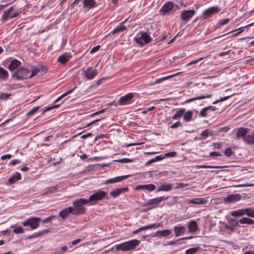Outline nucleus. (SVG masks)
I'll list each match as a JSON object with an SVG mask.
<instances>
[{
	"label": "nucleus",
	"mask_w": 254,
	"mask_h": 254,
	"mask_svg": "<svg viewBox=\"0 0 254 254\" xmlns=\"http://www.w3.org/2000/svg\"><path fill=\"white\" fill-rule=\"evenodd\" d=\"M250 129L248 128L241 127L237 129L236 133V139H239L242 137L243 140L249 145L254 144V133L252 135L247 134Z\"/></svg>",
	"instance_id": "1"
},
{
	"label": "nucleus",
	"mask_w": 254,
	"mask_h": 254,
	"mask_svg": "<svg viewBox=\"0 0 254 254\" xmlns=\"http://www.w3.org/2000/svg\"><path fill=\"white\" fill-rule=\"evenodd\" d=\"M140 241L136 239L128 241L122 244L117 245L115 246L116 251L122 252H128L134 250L139 244Z\"/></svg>",
	"instance_id": "2"
},
{
	"label": "nucleus",
	"mask_w": 254,
	"mask_h": 254,
	"mask_svg": "<svg viewBox=\"0 0 254 254\" xmlns=\"http://www.w3.org/2000/svg\"><path fill=\"white\" fill-rule=\"evenodd\" d=\"M87 199L84 198H80L73 202L74 205L73 215H79L84 213L85 208L83 206L88 203Z\"/></svg>",
	"instance_id": "3"
},
{
	"label": "nucleus",
	"mask_w": 254,
	"mask_h": 254,
	"mask_svg": "<svg viewBox=\"0 0 254 254\" xmlns=\"http://www.w3.org/2000/svg\"><path fill=\"white\" fill-rule=\"evenodd\" d=\"M106 195L107 193L105 191L98 190L89 196L87 201L92 204H95L97 201L101 200L105 198Z\"/></svg>",
	"instance_id": "4"
},
{
	"label": "nucleus",
	"mask_w": 254,
	"mask_h": 254,
	"mask_svg": "<svg viewBox=\"0 0 254 254\" xmlns=\"http://www.w3.org/2000/svg\"><path fill=\"white\" fill-rule=\"evenodd\" d=\"M17 10H15L14 6H11L7 10H5L3 13L1 19L3 21H6L8 18H13L18 16L19 14Z\"/></svg>",
	"instance_id": "5"
},
{
	"label": "nucleus",
	"mask_w": 254,
	"mask_h": 254,
	"mask_svg": "<svg viewBox=\"0 0 254 254\" xmlns=\"http://www.w3.org/2000/svg\"><path fill=\"white\" fill-rule=\"evenodd\" d=\"M40 221V217H32L24 221L22 225L26 227L29 226L31 229H35L39 227Z\"/></svg>",
	"instance_id": "6"
},
{
	"label": "nucleus",
	"mask_w": 254,
	"mask_h": 254,
	"mask_svg": "<svg viewBox=\"0 0 254 254\" xmlns=\"http://www.w3.org/2000/svg\"><path fill=\"white\" fill-rule=\"evenodd\" d=\"M168 198V196H161L158 197H156L153 199H151L144 202L143 204V206H146L147 205H152V206L150 207L148 209H151L152 208H155L158 206V204L160 203L163 200H167Z\"/></svg>",
	"instance_id": "7"
},
{
	"label": "nucleus",
	"mask_w": 254,
	"mask_h": 254,
	"mask_svg": "<svg viewBox=\"0 0 254 254\" xmlns=\"http://www.w3.org/2000/svg\"><path fill=\"white\" fill-rule=\"evenodd\" d=\"M30 71L24 67H21L17 70L12 74L14 77L18 79H22L29 77Z\"/></svg>",
	"instance_id": "8"
},
{
	"label": "nucleus",
	"mask_w": 254,
	"mask_h": 254,
	"mask_svg": "<svg viewBox=\"0 0 254 254\" xmlns=\"http://www.w3.org/2000/svg\"><path fill=\"white\" fill-rule=\"evenodd\" d=\"M174 7V3L173 2L168 1L164 4L160 9L159 12L162 13L163 14L172 13L173 12Z\"/></svg>",
	"instance_id": "9"
},
{
	"label": "nucleus",
	"mask_w": 254,
	"mask_h": 254,
	"mask_svg": "<svg viewBox=\"0 0 254 254\" xmlns=\"http://www.w3.org/2000/svg\"><path fill=\"white\" fill-rule=\"evenodd\" d=\"M134 96L131 93H128L127 95L121 97L119 101V104L121 105H125L130 104Z\"/></svg>",
	"instance_id": "10"
},
{
	"label": "nucleus",
	"mask_w": 254,
	"mask_h": 254,
	"mask_svg": "<svg viewBox=\"0 0 254 254\" xmlns=\"http://www.w3.org/2000/svg\"><path fill=\"white\" fill-rule=\"evenodd\" d=\"M195 13V12L194 10H184L181 13V19L183 21H188L193 16Z\"/></svg>",
	"instance_id": "11"
},
{
	"label": "nucleus",
	"mask_w": 254,
	"mask_h": 254,
	"mask_svg": "<svg viewBox=\"0 0 254 254\" xmlns=\"http://www.w3.org/2000/svg\"><path fill=\"white\" fill-rule=\"evenodd\" d=\"M97 74V70L92 69L91 67H88L84 71V76L88 79H93Z\"/></svg>",
	"instance_id": "12"
},
{
	"label": "nucleus",
	"mask_w": 254,
	"mask_h": 254,
	"mask_svg": "<svg viewBox=\"0 0 254 254\" xmlns=\"http://www.w3.org/2000/svg\"><path fill=\"white\" fill-rule=\"evenodd\" d=\"M73 207H72L71 206L66 207L60 211L59 216L63 219H64L67 217V216H68V215L69 213H71L73 214Z\"/></svg>",
	"instance_id": "13"
},
{
	"label": "nucleus",
	"mask_w": 254,
	"mask_h": 254,
	"mask_svg": "<svg viewBox=\"0 0 254 254\" xmlns=\"http://www.w3.org/2000/svg\"><path fill=\"white\" fill-rule=\"evenodd\" d=\"M130 176L129 175H125V176H118L114 178H111L110 179H108L105 182V184H114L117 182H122L125 179L128 178Z\"/></svg>",
	"instance_id": "14"
},
{
	"label": "nucleus",
	"mask_w": 254,
	"mask_h": 254,
	"mask_svg": "<svg viewBox=\"0 0 254 254\" xmlns=\"http://www.w3.org/2000/svg\"><path fill=\"white\" fill-rule=\"evenodd\" d=\"M128 190L127 187L117 189L110 192V195L113 197L115 198L119 196L121 193L127 192Z\"/></svg>",
	"instance_id": "15"
},
{
	"label": "nucleus",
	"mask_w": 254,
	"mask_h": 254,
	"mask_svg": "<svg viewBox=\"0 0 254 254\" xmlns=\"http://www.w3.org/2000/svg\"><path fill=\"white\" fill-rule=\"evenodd\" d=\"M187 203H193L195 204H205L207 202V200L202 197H197L193 199H188L187 200Z\"/></svg>",
	"instance_id": "16"
},
{
	"label": "nucleus",
	"mask_w": 254,
	"mask_h": 254,
	"mask_svg": "<svg viewBox=\"0 0 254 254\" xmlns=\"http://www.w3.org/2000/svg\"><path fill=\"white\" fill-rule=\"evenodd\" d=\"M219 11V8L217 6H213L209 7L203 12V15L206 17H210L214 13H217Z\"/></svg>",
	"instance_id": "17"
},
{
	"label": "nucleus",
	"mask_w": 254,
	"mask_h": 254,
	"mask_svg": "<svg viewBox=\"0 0 254 254\" xmlns=\"http://www.w3.org/2000/svg\"><path fill=\"white\" fill-rule=\"evenodd\" d=\"M241 195L240 194H232L224 198V200L226 202H232L240 200Z\"/></svg>",
	"instance_id": "18"
},
{
	"label": "nucleus",
	"mask_w": 254,
	"mask_h": 254,
	"mask_svg": "<svg viewBox=\"0 0 254 254\" xmlns=\"http://www.w3.org/2000/svg\"><path fill=\"white\" fill-rule=\"evenodd\" d=\"M155 186L153 184L142 185L137 186L135 189L136 190H145L149 191H151L155 189Z\"/></svg>",
	"instance_id": "19"
},
{
	"label": "nucleus",
	"mask_w": 254,
	"mask_h": 254,
	"mask_svg": "<svg viewBox=\"0 0 254 254\" xmlns=\"http://www.w3.org/2000/svg\"><path fill=\"white\" fill-rule=\"evenodd\" d=\"M174 185L172 183L169 184H162L159 188L156 190V192L164 191H169L172 190L173 187Z\"/></svg>",
	"instance_id": "20"
},
{
	"label": "nucleus",
	"mask_w": 254,
	"mask_h": 254,
	"mask_svg": "<svg viewBox=\"0 0 254 254\" xmlns=\"http://www.w3.org/2000/svg\"><path fill=\"white\" fill-rule=\"evenodd\" d=\"M50 231V230L49 229H46L42 230L38 232H36L34 233L33 234L29 236L27 239H32L35 238H38L39 237L43 235L46 234L48 233H49Z\"/></svg>",
	"instance_id": "21"
},
{
	"label": "nucleus",
	"mask_w": 254,
	"mask_h": 254,
	"mask_svg": "<svg viewBox=\"0 0 254 254\" xmlns=\"http://www.w3.org/2000/svg\"><path fill=\"white\" fill-rule=\"evenodd\" d=\"M172 233L171 230H164L162 231H157L155 234L153 235V237H163L170 235Z\"/></svg>",
	"instance_id": "22"
},
{
	"label": "nucleus",
	"mask_w": 254,
	"mask_h": 254,
	"mask_svg": "<svg viewBox=\"0 0 254 254\" xmlns=\"http://www.w3.org/2000/svg\"><path fill=\"white\" fill-rule=\"evenodd\" d=\"M71 56L69 54H64L60 56L58 59V62L60 64H65L69 61Z\"/></svg>",
	"instance_id": "23"
},
{
	"label": "nucleus",
	"mask_w": 254,
	"mask_h": 254,
	"mask_svg": "<svg viewBox=\"0 0 254 254\" xmlns=\"http://www.w3.org/2000/svg\"><path fill=\"white\" fill-rule=\"evenodd\" d=\"M189 231L190 233L196 232L198 229L197 223L194 220H191L188 225Z\"/></svg>",
	"instance_id": "24"
},
{
	"label": "nucleus",
	"mask_w": 254,
	"mask_h": 254,
	"mask_svg": "<svg viewBox=\"0 0 254 254\" xmlns=\"http://www.w3.org/2000/svg\"><path fill=\"white\" fill-rule=\"evenodd\" d=\"M20 64H21V63L20 61H19L17 60H13L11 62L10 64L8 65V68L10 71H13L17 67H18L20 65Z\"/></svg>",
	"instance_id": "25"
},
{
	"label": "nucleus",
	"mask_w": 254,
	"mask_h": 254,
	"mask_svg": "<svg viewBox=\"0 0 254 254\" xmlns=\"http://www.w3.org/2000/svg\"><path fill=\"white\" fill-rule=\"evenodd\" d=\"M83 7H88L89 9L93 8L96 6L95 0H84Z\"/></svg>",
	"instance_id": "26"
},
{
	"label": "nucleus",
	"mask_w": 254,
	"mask_h": 254,
	"mask_svg": "<svg viewBox=\"0 0 254 254\" xmlns=\"http://www.w3.org/2000/svg\"><path fill=\"white\" fill-rule=\"evenodd\" d=\"M212 94H207L205 95H201L200 96H197V97H194L193 98L189 99L187 100L185 102V103H189L192 102L193 101H195V100H201V99H205V98H210L212 97Z\"/></svg>",
	"instance_id": "27"
},
{
	"label": "nucleus",
	"mask_w": 254,
	"mask_h": 254,
	"mask_svg": "<svg viewBox=\"0 0 254 254\" xmlns=\"http://www.w3.org/2000/svg\"><path fill=\"white\" fill-rule=\"evenodd\" d=\"M186 229L184 226H179L174 227V232L176 237H179L185 233Z\"/></svg>",
	"instance_id": "28"
},
{
	"label": "nucleus",
	"mask_w": 254,
	"mask_h": 254,
	"mask_svg": "<svg viewBox=\"0 0 254 254\" xmlns=\"http://www.w3.org/2000/svg\"><path fill=\"white\" fill-rule=\"evenodd\" d=\"M21 179V175L19 173L16 172L13 176L8 179V182L9 184H14L17 181Z\"/></svg>",
	"instance_id": "29"
},
{
	"label": "nucleus",
	"mask_w": 254,
	"mask_h": 254,
	"mask_svg": "<svg viewBox=\"0 0 254 254\" xmlns=\"http://www.w3.org/2000/svg\"><path fill=\"white\" fill-rule=\"evenodd\" d=\"M238 222L241 224L253 225L254 224V220L248 217H243L240 219Z\"/></svg>",
	"instance_id": "30"
},
{
	"label": "nucleus",
	"mask_w": 254,
	"mask_h": 254,
	"mask_svg": "<svg viewBox=\"0 0 254 254\" xmlns=\"http://www.w3.org/2000/svg\"><path fill=\"white\" fill-rule=\"evenodd\" d=\"M245 215V210L244 208L239 209L238 210L233 211L231 212V215L236 217H241Z\"/></svg>",
	"instance_id": "31"
},
{
	"label": "nucleus",
	"mask_w": 254,
	"mask_h": 254,
	"mask_svg": "<svg viewBox=\"0 0 254 254\" xmlns=\"http://www.w3.org/2000/svg\"><path fill=\"white\" fill-rule=\"evenodd\" d=\"M125 21H126V20H125L124 22H122L120 24V25L119 26H118L117 28H115L112 32V33L113 34H118V33H119L124 31L125 30H126V27L125 26L122 25V24L123 23H124Z\"/></svg>",
	"instance_id": "32"
},
{
	"label": "nucleus",
	"mask_w": 254,
	"mask_h": 254,
	"mask_svg": "<svg viewBox=\"0 0 254 254\" xmlns=\"http://www.w3.org/2000/svg\"><path fill=\"white\" fill-rule=\"evenodd\" d=\"M186 112V109L184 108L180 109L177 111L176 113L172 117L173 120H177L180 119Z\"/></svg>",
	"instance_id": "33"
},
{
	"label": "nucleus",
	"mask_w": 254,
	"mask_h": 254,
	"mask_svg": "<svg viewBox=\"0 0 254 254\" xmlns=\"http://www.w3.org/2000/svg\"><path fill=\"white\" fill-rule=\"evenodd\" d=\"M244 28H245V27H241V28H240L238 29L237 30H235L233 31V32L236 31H238V32H237L236 33L231 35V36H229V37L231 38H233V37H234L235 36H237L238 35H239V34H240L241 33L243 32L244 31ZM231 32H232V31L228 32V33L222 35L221 36H220L219 37L214 38V39H217V38H220V37H222L224 36H225V35H227V34H229V33H230Z\"/></svg>",
	"instance_id": "34"
},
{
	"label": "nucleus",
	"mask_w": 254,
	"mask_h": 254,
	"mask_svg": "<svg viewBox=\"0 0 254 254\" xmlns=\"http://www.w3.org/2000/svg\"><path fill=\"white\" fill-rule=\"evenodd\" d=\"M193 113L191 111H188L187 112H185L184 115V120L187 122H189L192 120Z\"/></svg>",
	"instance_id": "35"
},
{
	"label": "nucleus",
	"mask_w": 254,
	"mask_h": 254,
	"mask_svg": "<svg viewBox=\"0 0 254 254\" xmlns=\"http://www.w3.org/2000/svg\"><path fill=\"white\" fill-rule=\"evenodd\" d=\"M245 214L247 216L254 218V209L252 208H244Z\"/></svg>",
	"instance_id": "36"
},
{
	"label": "nucleus",
	"mask_w": 254,
	"mask_h": 254,
	"mask_svg": "<svg viewBox=\"0 0 254 254\" xmlns=\"http://www.w3.org/2000/svg\"><path fill=\"white\" fill-rule=\"evenodd\" d=\"M8 77V72L4 68L0 66V78L6 79Z\"/></svg>",
	"instance_id": "37"
},
{
	"label": "nucleus",
	"mask_w": 254,
	"mask_h": 254,
	"mask_svg": "<svg viewBox=\"0 0 254 254\" xmlns=\"http://www.w3.org/2000/svg\"><path fill=\"white\" fill-rule=\"evenodd\" d=\"M165 158V156H163L162 155H158L155 157V158L151 159L149 160L147 162H146V165L150 164L154 162H156L158 161H160L163 159Z\"/></svg>",
	"instance_id": "38"
},
{
	"label": "nucleus",
	"mask_w": 254,
	"mask_h": 254,
	"mask_svg": "<svg viewBox=\"0 0 254 254\" xmlns=\"http://www.w3.org/2000/svg\"><path fill=\"white\" fill-rule=\"evenodd\" d=\"M140 37L145 44H148L151 40L150 36L148 35L146 32L143 33Z\"/></svg>",
	"instance_id": "39"
},
{
	"label": "nucleus",
	"mask_w": 254,
	"mask_h": 254,
	"mask_svg": "<svg viewBox=\"0 0 254 254\" xmlns=\"http://www.w3.org/2000/svg\"><path fill=\"white\" fill-rule=\"evenodd\" d=\"M76 88V86H74L73 88H72V89L69 90L68 91L65 92V93H64V94H63L61 96H60V97H59L55 101V103H56L58 101H59L60 100H61V99H62L63 97H65V96L67 95L68 94L71 93L75 88Z\"/></svg>",
	"instance_id": "40"
},
{
	"label": "nucleus",
	"mask_w": 254,
	"mask_h": 254,
	"mask_svg": "<svg viewBox=\"0 0 254 254\" xmlns=\"http://www.w3.org/2000/svg\"><path fill=\"white\" fill-rule=\"evenodd\" d=\"M179 74H180V72L176 73V74H173V75H169V76L163 77L162 78H159V79H158L155 80V83H160V82H161L162 81H163L164 80L169 79V78H170L171 77H174V76H176L177 75H178Z\"/></svg>",
	"instance_id": "41"
},
{
	"label": "nucleus",
	"mask_w": 254,
	"mask_h": 254,
	"mask_svg": "<svg viewBox=\"0 0 254 254\" xmlns=\"http://www.w3.org/2000/svg\"><path fill=\"white\" fill-rule=\"evenodd\" d=\"M199 249V248L198 247L191 248L187 250L185 252V254H194Z\"/></svg>",
	"instance_id": "42"
},
{
	"label": "nucleus",
	"mask_w": 254,
	"mask_h": 254,
	"mask_svg": "<svg viewBox=\"0 0 254 254\" xmlns=\"http://www.w3.org/2000/svg\"><path fill=\"white\" fill-rule=\"evenodd\" d=\"M230 21V19L226 18L223 20H221L219 21V22L216 25V28H218L228 23Z\"/></svg>",
	"instance_id": "43"
},
{
	"label": "nucleus",
	"mask_w": 254,
	"mask_h": 254,
	"mask_svg": "<svg viewBox=\"0 0 254 254\" xmlns=\"http://www.w3.org/2000/svg\"><path fill=\"white\" fill-rule=\"evenodd\" d=\"M197 168H223L224 166H207V165H198L197 166Z\"/></svg>",
	"instance_id": "44"
},
{
	"label": "nucleus",
	"mask_w": 254,
	"mask_h": 254,
	"mask_svg": "<svg viewBox=\"0 0 254 254\" xmlns=\"http://www.w3.org/2000/svg\"><path fill=\"white\" fill-rule=\"evenodd\" d=\"M134 40L137 44H139L141 46H143L145 44L144 42L143 41L142 39L141 38V37L138 38L135 37L134 38Z\"/></svg>",
	"instance_id": "45"
},
{
	"label": "nucleus",
	"mask_w": 254,
	"mask_h": 254,
	"mask_svg": "<svg viewBox=\"0 0 254 254\" xmlns=\"http://www.w3.org/2000/svg\"><path fill=\"white\" fill-rule=\"evenodd\" d=\"M188 186V184H185L182 183H177L175 184L174 186V188L175 189H178L181 188H184Z\"/></svg>",
	"instance_id": "46"
},
{
	"label": "nucleus",
	"mask_w": 254,
	"mask_h": 254,
	"mask_svg": "<svg viewBox=\"0 0 254 254\" xmlns=\"http://www.w3.org/2000/svg\"><path fill=\"white\" fill-rule=\"evenodd\" d=\"M232 95H229V96H227L221 98L220 99L214 101L213 102V104H217L218 103H219L220 102H222V101H225V100L228 99L229 98H230Z\"/></svg>",
	"instance_id": "47"
},
{
	"label": "nucleus",
	"mask_w": 254,
	"mask_h": 254,
	"mask_svg": "<svg viewBox=\"0 0 254 254\" xmlns=\"http://www.w3.org/2000/svg\"><path fill=\"white\" fill-rule=\"evenodd\" d=\"M10 96V94L0 93V100H6Z\"/></svg>",
	"instance_id": "48"
},
{
	"label": "nucleus",
	"mask_w": 254,
	"mask_h": 254,
	"mask_svg": "<svg viewBox=\"0 0 254 254\" xmlns=\"http://www.w3.org/2000/svg\"><path fill=\"white\" fill-rule=\"evenodd\" d=\"M40 106L35 107L32 109H31L29 112L26 113L27 116H29L31 115H33L39 109Z\"/></svg>",
	"instance_id": "49"
},
{
	"label": "nucleus",
	"mask_w": 254,
	"mask_h": 254,
	"mask_svg": "<svg viewBox=\"0 0 254 254\" xmlns=\"http://www.w3.org/2000/svg\"><path fill=\"white\" fill-rule=\"evenodd\" d=\"M13 232L15 234L23 233L24 232V230L21 226H19L14 229Z\"/></svg>",
	"instance_id": "50"
},
{
	"label": "nucleus",
	"mask_w": 254,
	"mask_h": 254,
	"mask_svg": "<svg viewBox=\"0 0 254 254\" xmlns=\"http://www.w3.org/2000/svg\"><path fill=\"white\" fill-rule=\"evenodd\" d=\"M209 133H210V130L208 129H206V130L203 131L201 133L200 135L202 136V137L203 138H206L208 136Z\"/></svg>",
	"instance_id": "51"
},
{
	"label": "nucleus",
	"mask_w": 254,
	"mask_h": 254,
	"mask_svg": "<svg viewBox=\"0 0 254 254\" xmlns=\"http://www.w3.org/2000/svg\"><path fill=\"white\" fill-rule=\"evenodd\" d=\"M233 153V151L232 150L228 147V148H227L224 151V154L226 156H228V157H230V156H231V155Z\"/></svg>",
	"instance_id": "52"
},
{
	"label": "nucleus",
	"mask_w": 254,
	"mask_h": 254,
	"mask_svg": "<svg viewBox=\"0 0 254 254\" xmlns=\"http://www.w3.org/2000/svg\"><path fill=\"white\" fill-rule=\"evenodd\" d=\"M59 106V105H53V106H51L48 107H47L46 108V109H45L43 111V113H45L46 111H50V110H52L53 109L57 108Z\"/></svg>",
	"instance_id": "53"
},
{
	"label": "nucleus",
	"mask_w": 254,
	"mask_h": 254,
	"mask_svg": "<svg viewBox=\"0 0 254 254\" xmlns=\"http://www.w3.org/2000/svg\"><path fill=\"white\" fill-rule=\"evenodd\" d=\"M207 108H206V107L203 108V109H202L200 112V114H199V115L201 116V117H204L206 116L207 114H206V112L207 111Z\"/></svg>",
	"instance_id": "54"
},
{
	"label": "nucleus",
	"mask_w": 254,
	"mask_h": 254,
	"mask_svg": "<svg viewBox=\"0 0 254 254\" xmlns=\"http://www.w3.org/2000/svg\"><path fill=\"white\" fill-rule=\"evenodd\" d=\"M208 57H209L208 55L206 57H204V58H203V57L202 58H200L199 59H198L197 60L192 61V62L189 63L188 64V66H190V65H192L193 64H195L197 63V62H198L199 61H202V60L205 59L206 58H207Z\"/></svg>",
	"instance_id": "55"
},
{
	"label": "nucleus",
	"mask_w": 254,
	"mask_h": 254,
	"mask_svg": "<svg viewBox=\"0 0 254 254\" xmlns=\"http://www.w3.org/2000/svg\"><path fill=\"white\" fill-rule=\"evenodd\" d=\"M39 69H34L32 70V73L29 75V78H31L34 76H35L39 72Z\"/></svg>",
	"instance_id": "56"
},
{
	"label": "nucleus",
	"mask_w": 254,
	"mask_h": 254,
	"mask_svg": "<svg viewBox=\"0 0 254 254\" xmlns=\"http://www.w3.org/2000/svg\"><path fill=\"white\" fill-rule=\"evenodd\" d=\"M132 161L133 160L128 158H123L122 159L118 160V162L121 163H129L132 162Z\"/></svg>",
	"instance_id": "57"
},
{
	"label": "nucleus",
	"mask_w": 254,
	"mask_h": 254,
	"mask_svg": "<svg viewBox=\"0 0 254 254\" xmlns=\"http://www.w3.org/2000/svg\"><path fill=\"white\" fill-rule=\"evenodd\" d=\"M67 250V248L66 246H63L61 248V251L56 252V254H63Z\"/></svg>",
	"instance_id": "58"
},
{
	"label": "nucleus",
	"mask_w": 254,
	"mask_h": 254,
	"mask_svg": "<svg viewBox=\"0 0 254 254\" xmlns=\"http://www.w3.org/2000/svg\"><path fill=\"white\" fill-rule=\"evenodd\" d=\"M176 152H171L166 153L163 156L166 157H174L176 155Z\"/></svg>",
	"instance_id": "59"
},
{
	"label": "nucleus",
	"mask_w": 254,
	"mask_h": 254,
	"mask_svg": "<svg viewBox=\"0 0 254 254\" xmlns=\"http://www.w3.org/2000/svg\"><path fill=\"white\" fill-rule=\"evenodd\" d=\"M181 125V122L180 121H178V122H177L175 123L174 124H173L171 126V128H175L180 127Z\"/></svg>",
	"instance_id": "60"
},
{
	"label": "nucleus",
	"mask_w": 254,
	"mask_h": 254,
	"mask_svg": "<svg viewBox=\"0 0 254 254\" xmlns=\"http://www.w3.org/2000/svg\"><path fill=\"white\" fill-rule=\"evenodd\" d=\"M100 48V45H97L94 47H93L90 51V53L91 54L94 53L96 52H97Z\"/></svg>",
	"instance_id": "61"
},
{
	"label": "nucleus",
	"mask_w": 254,
	"mask_h": 254,
	"mask_svg": "<svg viewBox=\"0 0 254 254\" xmlns=\"http://www.w3.org/2000/svg\"><path fill=\"white\" fill-rule=\"evenodd\" d=\"M11 157H12L11 155H10L9 154H5V155H2L1 157V159H2V160L9 159L10 158H11Z\"/></svg>",
	"instance_id": "62"
},
{
	"label": "nucleus",
	"mask_w": 254,
	"mask_h": 254,
	"mask_svg": "<svg viewBox=\"0 0 254 254\" xmlns=\"http://www.w3.org/2000/svg\"><path fill=\"white\" fill-rule=\"evenodd\" d=\"M21 162V160H18V159H15V160H12L9 164L10 165H16V164L17 163H20Z\"/></svg>",
	"instance_id": "63"
},
{
	"label": "nucleus",
	"mask_w": 254,
	"mask_h": 254,
	"mask_svg": "<svg viewBox=\"0 0 254 254\" xmlns=\"http://www.w3.org/2000/svg\"><path fill=\"white\" fill-rule=\"evenodd\" d=\"M211 157L220 156L221 154L218 152H211L209 154Z\"/></svg>",
	"instance_id": "64"
}]
</instances>
